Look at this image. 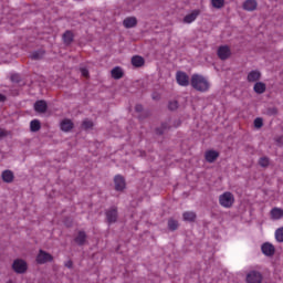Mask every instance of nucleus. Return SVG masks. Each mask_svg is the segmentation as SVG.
Segmentation results:
<instances>
[{
  "instance_id": "1",
  "label": "nucleus",
  "mask_w": 283,
  "mask_h": 283,
  "mask_svg": "<svg viewBox=\"0 0 283 283\" xmlns=\"http://www.w3.org/2000/svg\"><path fill=\"white\" fill-rule=\"evenodd\" d=\"M190 85L192 90H196V92H209V88L211 87V84L209 83V80L200 74H192L190 78Z\"/></svg>"
},
{
  "instance_id": "2",
  "label": "nucleus",
  "mask_w": 283,
  "mask_h": 283,
  "mask_svg": "<svg viewBox=\"0 0 283 283\" xmlns=\"http://www.w3.org/2000/svg\"><path fill=\"white\" fill-rule=\"evenodd\" d=\"M235 202V197L233 193L226 191L219 196V205L224 209H231Z\"/></svg>"
},
{
  "instance_id": "3",
  "label": "nucleus",
  "mask_w": 283,
  "mask_h": 283,
  "mask_svg": "<svg viewBox=\"0 0 283 283\" xmlns=\"http://www.w3.org/2000/svg\"><path fill=\"white\" fill-rule=\"evenodd\" d=\"M106 221L108 224H114L118 220V208L116 206L111 207L105 211Z\"/></svg>"
},
{
  "instance_id": "4",
  "label": "nucleus",
  "mask_w": 283,
  "mask_h": 283,
  "mask_svg": "<svg viewBox=\"0 0 283 283\" xmlns=\"http://www.w3.org/2000/svg\"><path fill=\"white\" fill-rule=\"evenodd\" d=\"M12 269L14 273L23 274L28 271V263L23 259H17L13 261Z\"/></svg>"
},
{
  "instance_id": "5",
  "label": "nucleus",
  "mask_w": 283,
  "mask_h": 283,
  "mask_svg": "<svg viewBox=\"0 0 283 283\" xmlns=\"http://www.w3.org/2000/svg\"><path fill=\"white\" fill-rule=\"evenodd\" d=\"M176 81L181 87H189L191 84V81H189V75L182 71H177Z\"/></svg>"
},
{
  "instance_id": "6",
  "label": "nucleus",
  "mask_w": 283,
  "mask_h": 283,
  "mask_svg": "<svg viewBox=\"0 0 283 283\" xmlns=\"http://www.w3.org/2000/svg\"><path fill=\"white\" fill-rule=\"evenodd\" d=\"M54 261V256H52V254L40 250L38 255H36V262L39 264H48V262H53Z\"/></svg>"
},
{
  "instance_id": "7",
  "label": "nucleus",
  "mask_w": 283,
  "mask_h": 283,
  "mask_svg": "<svg viewBox=\"0 0 283 283\" xmlns=\"http://www.w3.org/2000/svg\"><path fill=\"white\" fill-rule=\"evenodd\" d=\"M247 283H262L263 276L259 271H251L247 274Z\"/></svg>"
},
{
  "instance_id": "8",
  "label": "nucleus",
  "mask_w": 283,
  "mask_h": 283,
  "mask_svg": "<svg viewBox=\"0 0 283 283\" xmlns=\"http://www.w3.org/2000/svg\"><path fill=\"white\" fill-rule=\"evenodd\" d=\"M217 54L221 61H227L231 56V49L228 45L219 46Z\"/></svg>"
},
{
  "instance_id": "9",
  "label": "nucleus",
  "mask_w": 283,
  "mask_h": 283,
  "mask_svg": "<svg viewBox=\"0 0 283 283\" xmlns=\"http://www.w3.org/2000/svg\"><path fill=\"white\" fill-rule=\"evenodd\" d=\"M115 191H125L127 184L125 182V177L117 175L114 178Z\"/></svg>"
},
{
  "instance_id": "10",
  "label": "nucleus",
  "mask_w": 283,
  "mask_h": 283,
  "mask_svg": "<svg viewBox=\"0 0 283 283\" xmlns=\"http://www.w3.org/2000/svg\"><path fill=\"white\" fill-rule=\"evenodd\" d=\"M261 251L263 255H268V258L275 255V247L269 242L262 244Z\"/></svg>"
},
{
  "instance_id": "11",
  "label": "nucleus",
  "mask_w": 283,
  "mask_h": 283,
  "mask_svg": "<svg viewBox=\"0 0 283 283\" xmlns=\"http://www.w3.org/2000/svg\"><path fill=\"white\" fill-rule=\"evenodd\" d=\"M243 10L247 12H253L258 10V1L256 0H245L242 6Z\"/></svg>"
},
{
  "instance_id": "12",
  "label": "nucleus",
  "mask_w": 283,
  "mask_h": 283,
  "mask_svg": "<svg viewBox=\"0 0 283 283\" xmlns=\"http://www.w3.org/2000/svg\"><path fill=\"white\" fill-rule=\"evenodd\" d=\"M260 78H262V73L258 70L251 71L247 76L248 83H258Z\"/></svg>"
},
{
  "instance_id": "13",
  "label": "nucleus",
  "mask_w": 283,
  "mask_h": 283,
  "mask_svg": "<svg viewBox=\"0 0 283 283\" xmlns=\"http://www.w3.org/2000/svg\"><path fill=\"white\" fill-rule=\"evenodd\" d=\"M34 109L39 114H45L48 112V103L43 99L36 101L34 104Z\"/></svg>"
},
{
  "instance_id": "14",
  "label": "nucleus",
  "mask_w": 283,
  "mask_h": 283,
  "mask_svg": "<svg viewBox=\"0 0 283 283\" xmlns=\"http://www.w3.org/2000/svg\"><path fill=\"white\" fill-rule=\"evenodd\" d=\"M123 25L128 30L132 28H136V25H138V20L136 19V17L125 18L123 21Z\"/></svg>"
},
{
  "instance_id": "15",
  "label": "nucleus",
  "mask_w": 283,
  "mask_h": 283,
  "mask_svg": "<svg viewBox=\"0 0 283 283\" xmlns=\"http://www.w3.org/2000/svg\"><path fill=\"white\" fill-rule=\"evenodd\" d=\"M62 40L64 45H72L74 43V32L67 30L63 33Z\"/></svg>"
},
{
  "instance_id": "16",
  "label": "nucleus",
  "mask_w": 283,
  "mask_h": 283,
  "mask_svg": "<svg viewBox=\"0 0 283 283\" xmlns=\"http://www.w3.org/2000/svg\"><path fill=\"white\" fill-rule=\"evenodd\" d=\"M205 158H206L207 163H216V160H218V158H220V153H218L216 150H208L205 154Z\"/></svg>"
},
{
  "instance_id": "17",
  "label": "nucleus",
  "mask_w": 283,
  "mask_h": 283,
  "mask_svg": "<svg viewBox=\"0 0 283 283\" xmlns=\"http://www.w3.org/2000/svg\"><path fill=\"white\" fill-rule=\"evenodd\" d=\"M198 17H200V10H193L190 14H187L184 18V23H193Z\"/></svg>"
},
{
  "instance_id": "18",
  "label": "nucleus",
  "mask_w": 283,
  "mask_h": 283,
  "mask_svg": "<svg viewBox=\"0 0 283 283\" xmlns=\"http://www.w3.org/2000/svg\"><path fill=\"white\" fill-rule=\"evenodd\" d=\"M60 127L62 132H71V129H74V123H72V119H63Z\"/></svg>"
},
{
  "instance_id": "19",
  "label": "nucleus",
  "mask_w": 283,
  "mask_h": 283,
  "mask_svg": "<svg viewBox=\"0 0 283 283\" xmlns=\"http://www.w3.org/2000/svg\"><path fill=\"white\" fill-rule=\"evenodd\" d=\"M1 178L3 182H14V172L12 170H4L2 171Z\"/></svg>"
},
{
  "instance_id": "20",
  "label": "nucleus",
  "mask_w": 283,
  "mask_h": 283,
  "mask_svg": "<svg viewBox=\"0 0 283 283\" xmlns=\"http://www.w3.org/2000/svg\"><path fill=\"white\" fill-rule=\"evenodd\" d=\"M74 240L76 244H78V247H83V244H85V242L87 241V234L85 233V231H80Z\"/></svg>"
},
{
  "instance_id": "21",
  "label": "nucleus",
  "mask_w": 283,
  "mask_h": 283,
  "mask_svg": "<svg viewBox=\"0 0 283 283\" xmlns=\"http://www.w3.org/2000/svg\"><path fill=\"white\" fill-rule=\"evenodd\" d=\"M111 75H112V78H115V81H119V78H123L125 73H123V69H120L119 66H116L111 71Z\"/></svg>"
},
{
  "instance_id": "22",
  "label": "nucleus",
  "mask_w": 283,
  "mask_h": 283,
  "mask_svg": "<svg viewBox=\"0 0 283 283\" xmlns=\"http://www.w3.org/2000/svg\"><path fill=\"white\" fill-rule=\"evenodd\" d=\"M272 220H282L283 210L281 208H273L270 212Z\"/></svg>"
},
{
  "instance_id": "23",
  "label": "nucleus",
  "mask_w": 283,
  "mask_h": 283,
  "mask_svg": "<svg viewBox=\"0 0 283 283\" xmlns=\"http://www.w3.org/2000/svg\"><path fill=\"white\" fill-rule=\"evenodd\" d=\"M132 65H134V67H143V65H145V59L140 55H135L132 57Z\"/></svg>"
},
{
  "instance_id": "24",
  "label": "nucleus",
  "mask_w": 283,
  "mask_h": 283,
  "mask_svg": "<svg viewBox=\"0 0 283 283\" xmlns=\"http://www.w3.org/2000/svg\"><path fill=\"white\" fill-rule=\"evenodd\" d=\"M255 94H264L266 92V84L263 82H256L253 86Z\"/></svg>"
},
{
  "instance_id": "25",
  "label": "nucleus",
  "mask_w": 283,
  "mask_h": 283,
  "mask_svg": "<svg viewBox=\"0 0 283 283\" xmlns=\"http://www.w3.org/2000/svg\"><path fill=\"white\" fill-rule=\"evenodd\" d=\"M185 222H196L197 214L193 211H186L182 213Z\"/></svg>"
},
{
  "instance_id": "26",
  "label": "nucleus",
  "mask_w": 283,
  "mask_h": 283,
  "mask_svg": "<svg viewBox=\"0 0 283 283\" xmlns=\"http://www.w3.org/2000/svg\"><path fill=\"white\" fill-rule=\"evenodd\" d=\"M169 129H171V126L169 125L168 122L163 123L160 128L156 129V134H158L159 136H163V134H165V132H169Z\"/></svg>"
},
{
  "instance_id": "27",
  "label": "nucleus",
  "mask_w": 283,
  "mask_h": 283,
  "mask_svg": "<svg viewBox=\"0 0 283 283\" xmlns=\"http://www.w3.org/2000/svg\"><path fill=\"white\" fill-rule=\"evenodd\" d=\"M178 227H180V224L178 223V220H176V219H169L168 220L169 231H177Z\"/></svg>"
},
{
  "instance_id": "28",
  "label": "nucleus",
  "mask_w": 283,
  "mask_h": 283,
  "mask_svg": "<svg viewBox=\"0 0 283 283\" xmlns=\"http://www.w3.org/2000/svg\"><path fill=\"white\" fill-rule=\"evenodd\" d=\"M44 54H45V51H41V50L40 51H35V52H33L31 54V59L33 61H41V59H43Z\"/></svg>"
},
{
  "instance_id": "29",
  "label": "nucleus",
  "mask_w": 283,
  "mask_h": 283,
  "mask_svg": "<svg viewBox=\"0 0 283 283\" xmlns=\"http://www.w3.org/2000/svg\"><path fill=\"white\" fill-rule=\"evenodd\" d=\"M30 129L31 132H39V129H41V122H39L38 119L31 120Z\"/></svg>"
},
{
  "instance_id": "30",
  "label": "nucleus",
  "mask_w": 283,
  "mask_h": 283,
  "mask_svg": "<svg viewBox=\"0 0 283 283\" xmlns=\"http://www.w3.org/2000/svg\"><path fill=\"white\" fill-rule=\"evenodd\" d=\"M211 6L217 10H222V7L224 6V0H211Z\"/></svg>"
},
{
  "instance_id": "31",
  "label": "nucleus",
  "mask_w": 283,
  "mask_h": 283,
  "mask_svg": "<svg viewBox=\"0 0 283 283\" xmlns=\"http://www.w3.org/2000/svg\"><path fill=\"white\" fill-rule=\"evenodd\" d=\"M82 127H83V129H92V128L94 127V122H93V120L85 119V120L82 123Z\"/></svg>"
},
{
  "instance_id": "32",
  "label": "nucleus",
  "mask_w": 283,
  "mask_h": 283,
  "mask_svg": "<svg viewBox=\"0 0 283 283\" xmlns=\"http://www.w3.org/2000/svg\"><path fill=\"white\" fill-rule=\"evenodd\" d=\"M270 163L271 161H270L269 157H261L259 159L260 167H269Z\"/></svg>"
},
{
  "instance_id": "33",
  "label": "nucleus",
  "mask_w": 283,
  "mask_h": 283,
  "mask_svg": "<svg viewBox=\"0 0 283 283\" xmlns=\"http://www.w3.org/2000/svg\"><path fill=\"white\" fill-rule=\"evenodd\" d=\"M263 126H264V120L261 117H256L254 119V127L256 129H261V127H263Z\"/></svg>"
},
{
  "instance_id": "34",
  "label": "nucleus",
  "mask_w": 283,
  "mask_h": 283,
  "mask_svg": "<svg viewBox=\"0 0 283 283\" xmlns=\"http://www.w3.org/2000/svg\"><path fill=\"white\" fill-rule=\"evenodd\" d=\"M275 238L277 242H283V228H279L275 231Z\"/></svg>"
},
{
  "instance_id": "35",
  "label": "nucleus",
  "mask_w": 283,
  "mask_h": 283,
  "mask_svg": "<svg viewBox=\"0 0 283 283\" xmlns=\"http://www.w3.org/2000/svg\"><path fill=\"white\" fill-rule=\"evenodd\" d=\"M168 108H169L171 112L178 109V102H177V101L169 102Z\"/></svg>"
},
{
  "instance_id": "36",
  "label": "nucleus",
  "mask_w": 283,
  "mask_h": 283,
  "mask_svg": "<svg viewBox=\"0 0 283 283\" xmlns=\"http://www.w3.org/2000/svg\"><path fill=\"white\" fill-rule=\"evenodd\" d=\"M81 74H82V76L87 78V76H90V71H87V69H81Z\"/></svg>"
},
{
  "instance_id": "37",
  "label": "nucleus",
  "mask_w": 283,
  "mask_h": 283,
  "mask_svg": "<svg viewBox=\"0 0 283 283\" xmlns=\"http://www.w3.org/2000/svg\"><path fill=\"white\" fill-rule=\"evenodd\" d=\"M8 136V130L0 128V138H6Z\"/></svg>"
},
{
  "instance_id": "38",
  "label": "nucleus",
  "mask_w": 283,
  "mask_h": 283,
  "mask_svg": "<svg viewBox=\"0 0 283 283\" xmlns=\"http://www.w3.org/2000/svg\"><path fill=\"white\" fill-rule=\"evenodd\" d=\"M64 266H66V269H72V266H74V263L72 262V260H69Z\"/></svg>"
},
{
  "instance_id": "39",
  "label": "nucleus",
  "mask_w": 283,
  "mask_h": 283,
  "mask_svg": "<svg viewBox=\"0 0 283 283\" xmlns=\"http://www.w3.org/2000/svg\"><path fill=\"white\" fill-rule=\"evenodd\" d=\"M135 112H143V105L137 104V105L135 106Z\"/></svg>"
},
{
  "instance_id": "40",
  "label": "nucleus",
  "mask_w": 283,
  "mask_h": 283,
  "mask_svg": "<svg viewBox=\"0 0 283 283\" xmlns=\"http://www.w3.org/2000/svg\"><path fill=\"white\" fill-rule=\"evenodd\" d=\"M153 99H154V101H159V99H160V95L154 93V94H153Z\"/></svg>"
},
{
  "instance_id": "41",
  "label": "nucleus",
  "mask_w": 283,
  "mask_h": 283,
  "mask_svg": "<svg viewBox=\"0 0 283 283\" xmlns=\"http://www.w3.org/2000/svg\"><path fill=\"white\" fill-rule=\"evenodd\" d=\"M3 101H6V95L0 94V103H3Z\"/></svg>"
},
{
  "instance_id": "42",
  "label": "nucleus",
  "mask_w": 283,
  "mask_h": 283,
  "mask_svg": "<svg viewBox=\"0 0 283 283\" xmlns=\"http://www.w3.org/2000/svg\"><path fill=\"white\" fill-rule=\"evenodd\" d=\"M276 143H282V137H280L279 139H276Z\"/></svg>"
}]
</instances>
